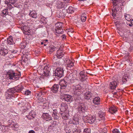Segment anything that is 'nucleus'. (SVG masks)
<instances>
[{
	"instance_id": "obj_1",
	"label": "nucleus",
	"mask_w": 133,
	"mask_h": 133,
	"mask_svg": "<svg viewBox=\"0 0 133 133\" xmlns=\"http://www.w3.org/2000/svg\"><path fill=\"white\" fill-rule=\"evenodd\" d=\"M114 5L113 8L112 10L113 12H117L120 11L122 8L120 6L123 3L124 0H112Z\"/></svg>"
},
{
	"instance_id": "obj_2",
	"label": "nucleus",
	"mask_w": 133,
	"mask_h": 133,
	"mask_svg": "<svg viewBox=\"0 0 133 133\" xmlns=\"http://www.w3.org/2000/svg\"><path fill=\"white\" fill-rule=\"evenodd\" d=\"M6 76L10 79L16 81L19 79L20 77V75L18 73L15 72L13 71L10 70L8 72Z\"/></svg>"
},
{
	"instance_id": "obj_3",
	"label": "nucleus",
	"mask_w": 133,
	"mask_h": 133,
	"mask_svg": "<svg viewBox=\"0 0 133 133\" xmlns=\"http://www.w3.org/2000/svg\"><path fill=\"white\" fill-rule=\"evenodd\" d=\"M15 94L14 92L11 88L8 90L5 94V97L7 101L9 102L12 101V100L15 97Z\"/></svg>"
},
{
	"instance_id": "obj_4",
	"label": "nucleus",
	"mask_w": 133,
	"mask_h": 133,
	"mask_svg": "<svg viewBox=\"0 0 133 133\" xmlns=\"http://www.w3.org/2000/svg\"><path fill=\"white\" fill-rule=\"evenodd\" d=\"M65 80L67 81L68 83L72 84L74 83L77 80L76 74H70L68 76L64 77Z\"/></svg>"
},
{
	"instance_id": "obj_5",
	"label": "nucleus",
	"mask_w": 133,
	"mask_h": 133,
	"mask_svg": "<svg viewBox=\"0 0 133 133\" xmlns=\"http://www.w3.org/2000/svg\"><path fill=\"white\" fill-rule=\"evenodd\" d=\"M62 25V23L59 22L55 24V28L54 31L57 36H58L59 34H62L63 32Z\"/></svg>"
},
{
	"instance_id": "obj_6",
	"label": "nucleus",
	"mask_w": 133,
	"mask_h": 133,
	"mask_svg": "<svg viewBox=\"0 0 133 133\" xmlns=\"http://www.w3.org/2000/svg\"><path fill=\"white\" fill-rule=\"evenodd\" d=\"M55 76L60 78L63 76L64 70L62 67H58L55 71Z\"/></svg>"
},
{
	"instance_id": "obj_7",
	"label": "nucleus",
	"mask_w": 133,
	"mask_h": 133,
	"mask_svg": "<svg viewBox=\"0 0 133 133\" xmlns=\"http://www.w3.org/2000/svg\"><path fill=\"white\" fill-rule=\"evenodd\" d=\"M68 83L67 81L65 79V78L63 80H62L59 83V85L60 86V92H64L65 91L63 89L66 88Z\"/></svg>"
},
{
	"instance_id": "obj_8",
	"label": "nucleus",
	"mask_w": 133,
	"mask_h": 133,
	"mask_svg": "<svg viewBox=\"0 0 133 133\" xmlns=\"http://www.w3.org/2000/svg\"><path fill=\"white\" fill-rule=\"evenodd\" d=\"M83 119L85 120L87 119V122L90 124L93 123L96 119L95 116H92L91 115L83 116Z\"/></svg>"
},
{
	"instance_id": "obj_9",
	"label": "nucleus",
	"mask_w": 133,
	"mask_h": 133,
	"mask_svg": "<svg viewBox=\"0 0 133 133\" xmlns=\"http://www.w3.org/2000/svg\"><path fill=\"white\" fill-rule=\"evenodd\" d=\"M51 67L49 65H47L44 67L43 69V71L44 72V75L46 77H49L50 76V70Z\"/></svg>"
},
{
	"instance_id": "obj_10",
	"label": "nucleus",
	"mask_w": 133,
	"mask_h": 133,
	"mask_svg": "<svg viewBox=\"0 0 133 133\" xmlns=\"http://www.w3.org/2000/svg\"><path fill=\"white\" fill-rule=\"evenodd\" d=\"M64 53L62 50H58L57 52V54L54 57V59L55 61L57 60V59H59L62 57L64 55Z\"/></svg>"
},
{
	"instance_id": "obj_11",
	"label": "nucleus",
	"mask_w": 133,
	"mask_h": 133,
	"mask_svg": "<svg viewBox=\"0 0 133 133\" xmlns=\"http://www.w3.org/2000/svg\"><path fill=\"white\" fill-rule=\"evenodd\" d=\"M118 80L117 79L116 81H112L110 82L109 84V88L110 89L115 90L118 83Z\"/></svg>"
},
{
	"instance_id": "obj_12",
	"label": "nucleus",
	"mask_w": 133,
	"mask_h": 133,
	"mask_svg": "<svg viewBox=\"0 0 133 133\" xmlns=\"http://www.w3.org/2000/svg\"><path fill=\"white\" fill-rule=\"evenodd\" d=\"M74 94L77 95H79L81 94V87L79 85L74 86L73 87Z\"/></svg>"
},
{
	"instance_id": "obj_13",
	"label": "nucleus",
	"mask_w": 133,
	"mask_h": 133,
	"mask_svg": "<svg viewBox=\"0 0 133 133\" xmlns=\"http://www.w3.org/2000/svg\"><path fill=\"white\" fill-rule=\"evenodd\" d=\"M79 113L84 112L87 110V108L83 104H79L77 107Z\"/></svg>"
},
{
	"instance_id": "obj_14",
	"label": "nucleus",
	"mask_w": 133,
	"mask_h": 133,
	"mask_svg": "<svg viewBox=\"0 0 133 133\" xmlns=\"http://www.w3.org/2000/svg\"><path fill=\"white\" fill-rule=\"evenodd\" d=\"M11 89L15 93L16 92H19L21 91L24 89V88L21 85H18L14 88Z\"/></svg>"
},
{
	"instance_id": "obj_15",
	"label": "nucleus",
	"mask_w": 133,
	"mask_h": 133,
	"mask_svg": "<svg viewBox=\"0 0 133 133\" xmlns=\"http://www.w3.org/2000/svg\"><path fill=\"white\" fill-rule=\"evenodd\" d=\"M129 76L127 74H125L122 77V78L119 80V83L121 84H125L129 78Z\"/></svg>"
},
{
	"instance_id": "obj_16",
	"label": "nucleus",
	"mask_w": 133,
	"mask_h": 133,
	"mask_svg": "<svg viewBox=\"0 0 133 133\" xmlns=\"http://www.w3.org/2000/svg\"><path fill=\"white\" fill-rule=\"evenodd\" d=\"M79 78L81 81H83L87 79V78L86 77L87 75L83 71L80 72L79 74Z\"/></svg>"
},
{
	"instance_id": "obj_17",
	"label": "nucleus",
	"mask_w": 133,
	"mask_h": 133,
	"mask_svg": "<svg viewBox=\"0 0 133 133\" xmlns=\"http://www.w3.org/2000/svg\"><path fill=\"white\" fill-rule=\"evenodd\" d=\"M59 85L58 84H55L50 88L51 91L54 93H57L59 89Z\"/></svg>"
},
{
	"instance_id": "obj_18",
	"label": "nucleus",
	"mask_w": 133,
	"mask_h": 133,
	"mask_svg": "<svg viewBox=\"0 0 133 133\" xmlns=\"http://www.w3.org/2000/svg\"><path fill=\"white\" fill-rule=\"evenodd\" d=\"M64 99L67 102H71L72 100V96L71 95L67 94H64Z\"/></svg>"
},
{
	"instance_id": "obj_19",
	"label": "nucleus",
	"mask_w": 133,
	"mask_h": 133,
	"mask_svg": "<svg viewBox=\"0 0 133 133\" xmlns=\"http://www.w3.org/2000/svg\"><path fill=\"white\" fill-rule=\"evenodd\" d=\"M68 108V105L66 103L63 102L61 104L60 109L61 112L66 111Z\"/></svg>"
},
{
	"instance_id": "obj_20",
	"label": "nucleus",
	"mask_w": 133,
	"mask_h": 133,
	"mask_svg": "<svg viewBox=\"0 0 133 133\" xmlns=\"http://www.w3.org/2000/svg\"><path fill=\"white\" fill-rule=\"evenodd\" d=\"M79 119L78 118L74 117L69 122V123L74 125H77L79 123Z\"/></svg>"
},
{
	"instance_id": "obj_21",
	"label": "nucleus",
	"mask_w": 133,
	"mask_h": 133,
	"mask_svg": "<svg viewBox=\"0 0 133 133\" xmlns=\"http://www.w3.org/2000/svg\"><path fill=\"white\" fill-rule=\"evenodd\" d=\"M66 66L68 67L71 68L74 66V63L72 61L70 60L69 59H68L66 61Z\"/></svg>"
},
{
	"instance_id": "obj_22",
	"label": "nucleus",
	"mask_w": 133,
	"mask_h": 133,
	"mask_svg": "<svg viewBox=\"0 0 133 133\" xmlns=\"http://www.w3.org/2000/svg\"><path fill=\"white\" fill-rule=\"evenodd\" d=\"M42 116L43 119H45L46 121L50 120L51 119V117L47 113H43Z\"/></svg>"
},
{
	"instance_id": "obj_23",
	"label": "nucleus",
	"mask_w": 133,
	"mask_h": 133,
	"mask_svg": "<svg viewBox=\"0 0 133 133\" xmlns=\"http://www.w3.org/2000/svg\"><path fill=\"white\" fill-rule=\"evenodd\" d=\"M100 101V99L98 97H96L93 100V103L95 105H98L99 104Z\"/></svg>"
},
{
	"instance_id": "obj_24",
	"label": "nucleus",
	"mask_w": 133,
	"mask_h": 133,
	"mask_svg": "<svg viewBox=\"0 0 133 133\" xmlns=\"http://www.w3.org/2000/svg\"><path fill=\"white\" fill-rule=\"evenodd\" d=\"M8 50L3 48L0 50V54L3 56H4L8 53Z\"/></svg>"
},
{
	"instance_id": "obj_25",
	"label": "nucleus",
	"mask_w": 133,
	"mask_h": 133,
	"mask_svg": "<svg viewBox=\"0 0 133 133\" xmlns=\"http://www.w3.org/2000/svg\"><path fill=\"white\" fill-rule=\"evenodd\" d=\"M110 112L111 114L115 113L117 110V108L115 106L110 107L109 109Z\"/></svg>"
},
{
	"instance_id": "obj_26",
	"label": "nucleus",
	"mask_w": 133,
	"mask_h": 133,
	"mask_svg": "<svg viewBox=\"0 0 133 133\" xmlns=\"http://www.w3.org/2000/svg\"><path fill=\"white\" fill-rule=\"evenodd\" d=\"M63 112L62 113H61V115L62 117V118L63 119H65L66 120L68 119V117L67 116V114L66 113V112H67V111Z\"/></svg>"
},
{
	"instance_id": "obj_27",
	"label": "nucleus",
	"mask_w": 133,
	"mask_h": 133,
	"mask_svg": "<svg viewBox=\"0 0 133 133\" xmlns=\"http://www.w3.org/2000/svg\"><path fill=\"white\" fill-rule=\"evenodd\" d=\"M7 42L9 44H12L14 43L13 41V38L11 36H10L7 39Z\"/></svg>"
},
{
	"instance_id": "obj_28",
	"label": "nucleus",
	"mask_w": 133,
	"mask_h": 133,
	"mask_svg": "<svg viewBox=\"0 0 133 133\" xmlns=\"http://www.w3.org/2000/svg\"><path fill=\"white\" fill-rule=\"evenodd\" d=\"M91 93L89 91L86 92L84 94L85 98L87 99H90V98L91 97Z\"/></svg>"
},
{
	"instance_id": "obj_29",
	"label": "nucleus",
	"mask_w": 133,
	"mask_h": 133,
	"mask_svg": "<svg viewBox=\"0 0 133 133\" xmlns=\"http://www.w3.org/2000/svg\"><path fill=\"white\" fill-rule=\"evenodd\" d=\"M57 111L56 110H53L52 116L55 119H57L58 118V117L57 115Z\"/></svg>"
},
{
	"instance_id": "obj_30",
	"label": "nucleus",
	"mask_w": 133,
	"mask_h": 133,
	"mask_svg": "<svg viewBox=\"0 0 133 133\" xmlns=\"http://www.w3.org/2000/svg\"><path fill=\"white\" fill-rule=\"evenodd\" d=\"M81 19L82 22H84L86 20V15L85 13H82L81 15Z\"/></svg>"
},
{
	"instance_id": "obj_31",
	"label": "nucleus",
	"mask_w": 133,
	"mask_h": 133,
	"mask_svg": "<svg viewBox=\"0 0 133 133\" xmlns=\"http://www.w3.org/2000/svg\"><path fill=\"white\" fill-rule=\"evenodd\" d=\"M8 14V10L5 9L3 10L2 12L1 15L2 16L4 17Z\"/></svg>"
},
{
	"instance_id": "obj_32",
	"label": "nucleus",
	"mask_w": 133,
	"mask_h": 133,
	"mask_svg": "<svg viewBox=\"0 0 133 133\" xmlns=\"http://www.w3.org/2000/svg\"><path fill=\"white\" fill-rule=\"evenodd\" d=\"M29 15L33 18H36L37 17L36 12L35 11H32L29 13Z\"/></svg>"
},
{
	"instance_id": "obj_33",
	"label": "nucleus",
	"mask_w": 133,
	"mask_h": 133,
	"mask_svg": "<svg viewBox=\"0 0 133 133\" xmlns=\"http://www.w3.org/2000/svg\"><path fill=\"white\" fill-rule=\"evenodd\" d=\"M8 123L9 126H10V127L8 126H6L5 127L6 128H8L9 127L12 128V125H13V124H14V122L12 121L11 120H9L8 122Z\"/></svg>"
},
{
	"instance_id": "obj_34",
	"label": "nucleus",
	"mask_w": 133,
	"mask_h": 133,
	"mask_svg": "<svg viewBox=\"0 0 133 133\" xmlns=\"http://www.w3.org/2000/svg\"><path fill=\"white\" fill-rule=\"evenodd\" d=\"M74 9L71 6H70L67 10V12L69 13L72 14L74 12Z\"/></svg>"
},
{
	"instance_id": "obj_35",
	"label": "nucleus",
	"mask_w": 133,
	"mask_h": 133,
	"mask_svg": "<svg viewBox=\"0 0 133 133\" xmlns=\"http://www.w3.org/2000/svg\"><path fill=\"white\" fill-rule=\"evenodd\" d=\"M64 3L60 1L58 2L57 3V7L59 9L62 8L64 7Z\"/></svg>"
},
{
	"instance_id": "obj_36",
	"label": "nucleus",
	"mask_w": 133,
	"mask_h": 133,
	"mask_svg": "<svg viewBox=\"0 0 133 133\" xmlns=\"http://www.w3.org/2000/svg\"><path fill=\"white\" fill-rule=\"evenodd\" d=\"M56 48L53 45L50 46L49 47V54H51L54 51L56 50Z\"/></svg>"
},
{
	"instance_id": "obj_37",
	"label": "nucleus",
	"mask_w": 133,
	"mask_h": 133,
	"mask_svg": "<svg viewBox=\"0 0 133 133\" xmlns=\"http://www.w3.org/2000/svg\"><path fill=\"white\" fill-rule=\"evenodd\" d=\"M98 115L99 117L103 119H104V114L102 111H100L98 112Z\"/></svg>"
},
{
	"instance_id": "obj_38",
	"label": "nucleus",
	"mask_w": 133,
	"mask_h": 133,
	"mask_svg": "<svg viewBox=\"0 0 133 133\" xmlns=\"http://www.w3.org/2000/svg\"><path fill=\"white\" fill-rule=\"evenodd\" d=\"M124 17L125 19L128 21H130L131 20V17L129 15L127 14H125Z\"/></svg>"
},
{
	"instance_id": "obj_39",
	"label": "nucleus",
	"mask_w": 133,
	"mask_h": 133,
	"mask_svg": "<svg viewBox=\"0 0 133 133\" xmlns=\"http://www.w3.org/2000/svg\"><path fill=\"white\" fill-rule=\"evenodd\" d=\"M64 130L66 133H70L71 132L70 128L68 127L64 128Z\"/></svg>"
},
{
	"instance_id": "obj_40",
	"label": "nucleus",
	"mask_w": 133,
	"mask_h": 133,
	"mask_svg": "<svg viewBox=\"0 0 133 133\" xmlns=\"http://www.w3.org/2000/svg\"><path fill=\"white\" fill-rule=\"evenodd\" d=\"M77 125H74L73 124H72L71 125V128L72 129V131L73 132L74 131V130H75V129H78V128L76 126Z\"/></svg>"
},
{
	"instance_id": "obj_41",
	"label": "nucleus",
	"mask_w": 133,
	"mask_h": 133,
	"mask_svg": "<svg viewBox=\"0 0 133 133\" xmlns=\"http://www.w3.org/2000/svg\"><path fill=\"white\" fill-rule=\"evenodd\" d=\"M29 116H30L31 117L34 118L35 117V115L34 111H31L29 113Z\"/></svg>"
},
{
	"instance_id": "obj_42",
	"label": "nucleus",
	"mask_w": 133,
	"mask_h": 133,
	"mask_svg": "<svg viewBox=\"0 0 133 133\" xmlns=\"http://www.w3.org/2000/svg\"><path fill=\"white\" fill-rule=\"evenodd\" d=\"M13 125H12V127H13V129L15 130H18V126L17 124L15 123L13 124Z\"/></svg>"
},
{
	"instance_id": "obj_43",
	"label": "nucleus",
	"mask_w": 133,
	"mask_h": 133,
	"mask_svg": "<svg viewBox=\"0 0 133 133\" xmlns=\"http://www.w3.org/2000/svg\"><path fill=\"white\" fill-rule=\"evenodd\" d=\"M84 133H91L90 129L89 128H86L84 129Z\"/></svg>"
},
{
	"instance_id": "obj_44",
	"label": "nucleus",
	"mask_w": 133,
	"mask_h": 133,
	"mask_svg": "<svg viewBox=\"0 0 133 133\" xmlns=\"http://www.w3.org/2000/svg\"><path fill=\"white\" fill-rule=\"evenodd\" d=\"M26 44L25 43H22L20 44L21 48L23 49L26 46Z\"/></svg>"
},
{
	"instance_id": "obj_45",
	"label": "nucleus",
	"mask_w": 133,
	"mask_h": 133,
	"mask_svg": "<svg viewBox=\"0 0 133 133\" xmlns=\"http://www.w3.org/2000/svg\"><path fill=\"white\" fill-rule=\"evenodd\" d=\"M24 94H25L26 95H28L31 93V91L29 90H27L26 91L24 92Z\"/></svg>"
},
{
	"instance_id": "obj_46",
	"label": "nucleus",
	"mask_w": 133,
	"mask_h": 133,
	"mask_svg": "<svg viewBox=\"0 0 133 133\" xmlns=\"http://www.w3.org/2000/svg\"><path fill=\"white\" fill-rule=\"evenodd\" d=\"M48 41L47 39L43 41V43H44V46H46L48 43Z\"/></svg>"
},
{
	"instance_id": "obj_47",
	"label": "nucleus",
	"mask_w": 133,
	"mask_h": 133,
	"mask_svg": "<svg viewBox=\"0 0 133 133\" xmlns=\"http://www.w3.org/2000/svg\"><path fill=\"white\" fill-rule=\"evenodd\" d=\"M9 2L12 4H15L16 2V0H9Z\"/></svg>"
},
{
	"instance_id": "obj_48",
	"label": "nucleus",
	"mask_w": 133,
	"mask_h": 133,
	"mask_svg": "<svg viewBox=\"0 0 133 133\" xmlns=\"http://www.w3.org/2000/svg\"><path fill=\"white\" fill-rule=\"evenodd\" d=\"M113 133H119L120 132L119 130L117 129H114L113 131Z\"/></svg>"
},
{
	"instance_id": "obj_49",
	"label": "nucleus",
	"mask_w": 133,
	"mask_h": 133,
	"mask_svg": "<svg viewBox=\"0 0 133 133\" xmlns=\"http://www.w3.org/2000/svg\"><path fill=\"white\" fill-rule=\"evenodd\" d=\"M26 27V26H22L21 28V30H23L24 31V32H26V31L25 30V28Z\"/></svg>"
},
{
	"instance_id": "obj_50",
	"label": "nucleus",
	"mask_w": 133,
	"mask_h": 133,
	"mask_svg": "<svg viewBox=\"0 0 133 133\" xmlns=\"http://www.w3.org/2000/svg\"><path fill=\"white\" fill-rule=\"evenodd\" d=\"M61 37L62 39H64L66 38V36L64 34L62 35L61 36Z\"/></svg>"
},
{
	"instance_id": "obj_51",
	"label": "nucleus",
	"mask_w": 133,
	"mask_h": 133,
	"mask_svg": "<svg viewBox=\"0 0 133 133\" xmlns=\"http://www.w3.org/2000/svg\"><path fill=\"white\" fill-rule=\"evenodd\" d=\"M112 15L113 16H115L116 13V12H113L112 11Z\"/></svg>"
},
{
	"instance_id": "obj_52",
	"label": "nucleus",
	"mask_w": 133,
	"mask_h": 133,
	"mask_svg": "<svg viewBox=\"0 0 133 133\" xmlns=\"http://www.w3.org/2000/svg\"><path fill=\"white\" fill-rule=\"evenodd\" d=\"M24 58V57H23L22 59H23V61L24 62H27V58L26 57V58H25V59H23Z\"/></svg>"
},
{
	"instance_id": "obj_53",
	"label": "nucleus",
	"mask_w": 133,
	"mask_h": 133,
	"mask_svg": "<svg viewBox=\"0 0 133 133\" xmlns=\"http://www.w3.org/2000/svg\"><path fill=\"white\" fill-rule=\"evenodd\" d=\"M59 63H57V62H55V65H56L57 66H59Z\"/></svg>"
},
{
	"instance_id": "obj_54",
	"label": "nucleus",
	"mask_w": 133,
	"mask_h": 133,
	"mask_svg": "<svg viewBox=\"0 0 133 133\" xmlns=\"http://www.w3.org/2000/svg\"><path fill=\"white\" fill-rule=\"evenodd\" d=\"M26 116L27 117V118L29 119H30L31 118H33V117H31V116H29V115L28 116Z\"/></svg>"
},
{
	"instance_id": "obj_55",
	"label": "nucleus",
	"mask_w": 133,
	"mask_h": 133,
	"mask_svg": "<svg viewBox=\"0 0 133 133\" xmlns=\"http://www.w3.org/2000/svg\"><path fill=\"white\" fill-rule=\"evenodd\" d=\"M29 133H35V131L33 130H31L29 132Z\"/></svg>"
},
{
	"instance_id": "obj_56",
	"label": "nucleus",
	"mask_w": 133,
	"mask_h": 133,
	"mask_svg": "<svg viewBox=\"0 0 133 133\" xmlns=\"http://www.w3.org/2000/svg\"><path fill=\"white\" fill-rule=\"evenodd\" d=\"M17 50H14L12 51V52L14 54H15L17 53Z\"/></svg>"
},
{
	"instance_id": "obj_57",
	"label": "nucleus",
	"mask_w": 133,
	"mask_h": 133,
	"mask_svg": "<svg viewBox=\"0 0 133 133\" xmlns=\"http://www.w3.org/2000/svg\"><path fill=\"white\" fill-rule=\"evenodd\" d=\"M118 22H115V24L116 25V26H118Z\"/></svg>"
},
{
	"instance_id": "obj_58",
	"label": "nucleus",
	"mask_w": 133,
	"mask_h": 133,
	"mask_svg": "<svg viewBox=\"0 0 133 133\" xmlns=\"http://www.w3.org/2000/svg\"><path fill=\"white\" fill-rule=\"evenodd\" d=\"M129 26H132L133 24L132 23H130V24H129Z\"/></svg>"
},
{
	"instance_id": "obj_59",
	"label": "nucleus",
	"mask_w": 133,
	"mask_h": 133,
	"mask_svg": "<svg viewBox=\"0 0 133 133\" xmlns=\"http://www.w3.org/2000/svg\"><path fill=\"white\" fill-rule=\"evenodd\" d=\"M41 45H43V44H44V43H43V42H41Z\"/></svg>"
},
{
	"instance_id": "obj_60",
	"label": "nucleus",
	"mask_w": 133,
	"mask_h": 133,
	"mask_svg": "<svg viewBox=\"0 0 133 133\" xmlns=\"http://www.w3.org/2000/svg\"><path fill=\"white\" fill-rule=\"evenodd\" d=\"M127 31H128V32L129 33L130 32V31L129 30H127Z\"/></svg>"
},
{
	"instance_id": "obj_61",
	"label": "nucleus",
	"mask_w": 133,
	"mask_h": 133,
	"mask_svg": "<svg viewBox=\"0 0 133 133\" xmlns=\"http://www.w3.org/2000/svg\"><path fill=\"white\" fill-rule=\"evenodd\" d=\"M1 123L0 122V129H1Z\"/></svg>"
},
{
	"instance_id": "obj_62",
	"label": "nucleus",
	"mask_w": 133,
	"mask_h": 133,
	"mask_svg": "<svg viewBox=\"0 0 133 133\" xmlns=\"http://www.w3.org/2000/svg\"><path fill=\"white\" fill-rule=\"evenodd\" d=\"M116 93H116V92H115V94H116Z\"/></svg>"
},
{
	"instance_id": "obj_63",
	"label": "nucleus",
	"mask_w": 133,
	"mask_h": 133,
	"mask_svg": "<svg viewBox=\"0 0 133 133\" xmlns=\"http://www.w3.org/2000/svg\"><path fill=\"white\" fill-rule=\"evenodd\" d=\"M104 129H105L106 130H107V129L105 128Z\"/></svg>"
},
{
	"instance_id": "obj_64",
	"label": "nucleus",
	"mask_w": 133,
	"mask_h": 133,
	"mask_svg": "<svg viewBox=\"0 0 133 133\" xmlns=\"http://www.w3.org/2000/svg\"><path fill=\"white\" fill-rule=\"evenodd\" d=\"M9 5H11V4H9Z\"/></svg>"
}]
</instances>
